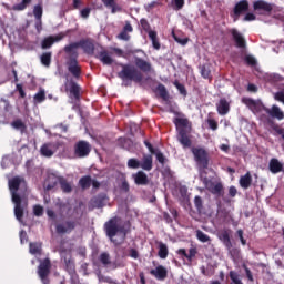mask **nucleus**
I'll use <instances>...</instances> for the list:
<instances>
[{
  "instance_id": "nucleus-1",
  "label": "nucleus",
  "mask_w": 284,
  "mask_h": 284,
  "mask_svg": "<svg viewBox=\"0 0 284 284\" xmlns=\"http://www.w3.org/2000/svg\"><path fill=\"white\" fill-rule=\"evenodd\" d=\"M132 64H120L122 70L118 73L119 79L122 81H133L134 83H141L143 81V73L150 74L152 72V63L138 55L133 57Z\"/></svg>"
},
{
  "instance_id": "nucleus-2",
  "label": "nucleus",
  "mask_w": 284,
  "mask_h": 284,
  "mask_svg": "<svg viewBox=\"0 0 284 284\" xmlns=\"http://www.w3.org/2000/svg\"><path fill=\"white\" fill-rule=\"evenodd\" d=\"M21 186V178L16 176L9 181V190L14 204V216L19 223H23L26 210H28V197L19 195V187Z\"/></svg>"
},
{
  "instance_id": "nucleus-3",
  "label": "nucleus",
  "mask_w": 284,
  "mask_h": 284,
  "mask_svg": "<svg viewBox=\"0 0 284 284\" xmlns=\"http://www.w3.org/2000/svg\"><path fill=\"white\" fill-rule=\"evenodd\" d=\"M121 217L113 216L103 225L106 237L113 245H122L128 236V230L124 225L119 224Z\"/></svg>"
},
{
  "instance_id": "nucleus-4",
  "label": "nucleus",
  "mask_w": 284,
  "mask_h": 284,
  "mask_svg": "<svg viewBox=\"0 0 284 284\" xmlns=\"http://www.w3.org/2000/svg\"><path fill=\"white\" fill-rule=\"evenodd\" d=\"M242 103H244L245 106L251 110V112H266L271 119H277V121H283L284 119V112L281 111V108L278 105L273 104L270 108L265 106L261 100H254L252 98H242Z\"/></svg>"
},
{
  "instance_id": "nucleus-5",
  "label": "nucleus",
  "mask_w": 284,
  "mask_h": 284,
  "mask_svg": "<svg viewBox=\"0 0 284 284\" xmlns=\"http://www.w3.org/2000/svg\"><path fill=\"white\" fill-rule=\"evenodd\" d=\"M173 123L178 131V141L185 149L192 148V139L189 135L187 126L190 125V120L187 118H175Z\"/></svg>"
},
{
  "instance_id": "nucleus-6",
  "label": "nucleus",
  "mask_w": 284,
  "mask_h": 284,
  "mask_svg": "<svg viewBox=\"0 0 284 284\" xmlns=\"http://www.w3.org/2000/svg\"><path fill=\"white\" fill-rule=\"evenodd\" d=\"M79 48L84 52V54H88L89 57H92L94 54V39L92 38H83L80 39L77 42H71L68 45L64 47L65 54H74Z\"/></svg>"
},
{
  "instance_id": "nucleus-7",
  "label": "nucleus",
  "mask_w": 284,
  "mask_h": 284,
  "mask_svg": "<svg viewBox=\"0 0 284 284\" xmlns=\"http://www.w3.org/2000/svg\"><path fill=\"white\" fill-rule=\"evenodd\" d=\"M191 152L200 170H207L210 168V153L207 152V150H205V148L192 146Z\"/></svg>"
},
{
  "instance_id": "nucleus-8",
  "label": "nucleus",
  "mask_w": 284,
  "mask_h": 284,
  "mask_svg": "<svg viewBox=\"0 0 284 284\" xmlns=\"http://www.w3.org/2000/svg\"><path fill=\"white\" fill-rule=\"evenodd\" d=\"M37 274L42 284H50V274L52 272V261L50 257H45L44 260H39Z\"/></svg>"
},
{
  "instance_id": "nucleus-9",
  "label": "nucleus",
  "mask_w": 284,
  "mask_h": 284,
  "mask_svg": "<svg viewBox=\"0 0 284 284\" xmlns=\"http://www.w3.org/2000/svg\"><path fill=\"white\" fill-rule=\"evenodd\" d=\"M69 54V59L67 61V68L70 74L74 77V79H79L81 77V65H79V52L67 53Z\"/></svg>"
},
{
  "instance_id": "nucleus-10",
  "label": "nucleus",
  "mask_w": 284,
  "mask_h": 284,
  "mask_svg": "<svg viewBox=\"0 0 284 284\" xmlns=\"http://www.w3.org/2000/svg\"><path fill=\"white\" fill-rule=\"evenodd\" d=\"M90 152H92V145H90V142L80 140L74 145V156L78 159H85V156L90 155Z\"/></svg>"
},
{
  "instance_id": "nucleus-11",
  "label": "nucleus",
  "mask_w": 284,
  "mask_h": 284,
  "mask_svg": "<svg viewBox=\"0 0 284 284\" xmlns=\"http://www.w3.org/2000/svg\"><path fill=\"white\" fill-rule=\"evenodd\" d=\"M63 39H65V33L63 32H60L57 36H49L42 40L41 48L42 50H50V48L54 45V43L63 41Z\"/></svg>"
},
{
  "instance_id": "nucleus-12",
  "label": "nucleus",
  "mask_w": 284,
  "mask_h": 284,
  "mask_svg": "<svg viewBox=\"0 0 284 284\" xmlns=\"http://www.w3.org/2000/svg\"><path fill=\"white\" fill-rule=\"evenodd\" d=\"M236 48L245 49L247 48V41L245 40V37H243V33H241L235 28L229 30Z\"/></svg>"
},
{
  "instance_id": "nucleus-13",
  "label": "nucleus",
  "mask_w": 284,
  "mask_h": 284,
  "mask_svg": "<svg viewBox=\"0 0 284 284\" xmlns=\"http://www.w3.org/2000/svg\"><path fill=\"white\" fill-rule=\"evenodd\" d=\"M247 10H250V2L247 0L239 1L233 9L234 23H236L239 21V17H241L243 12H247Z\"/></svg>"
},
{
  "instance_id": "nucleus-14",
  "label": "nucleus",
  "mask_w": 284,
  "mask_h": 284,
  "mask_svg": "<svg viewBox=\"0 0 284 284\" xmlns=\"http://www.w3.org/2000/svg\"><path fill=\"white\" fill-rule=\"evenodd\" d=\"M230 104L231 102L227 101V98H221L219 102L215 104L217 114H220V116H225L230 114Z\"/></svg>"
},
{
  "instance_id": "nucleus-15",
  "label": "nucleus",
  "mask_w": 284,
  "mask_h": 284,
  "mask_svg": "<svg viewBox=\"0 0 284 284\" xmlns=\"http://www.w3.org/2000/svg\"><path fill=\"white\" fill-rule=\"evenodd\" d=\"M151 276H154L156 281H165L168 278V268L163 265H159L150 271Z\"/></svg>"
},
{
  "instance_id": "nucleus-16",
  "label": "nucleus",
  "mask_w": 284,
  "mask_h": 284,
  "mask_svg": "<svg viewBox=\"0 0 284 284\" xmlns=\"http://www.w3.org/2000/svg\"><path fill=\"white\" fill-rule=\"evenodd\" d=\"M74 227H77V222L67 221L65 225H63V224L55 225V232L58 234H70V232H72V230H74Z\"/></svg>"
},
{
  "instance_id": "nucleus-17",
  "label": "nucleus",
  "mask_w": 284,
  "mask_h": 284,
  "mask_svg": "<svg viewBox=\"0 0 284 284\" xmlns=\"http://www.w3.org/2000/svg\"><path fill=\"white\" fill-rule=\"evenodd\" d=\"M132 179H133L135 185H149L150 184V179L148 178V174L143 171H138L136 173H133Z\"/></svg>"
},
{
  "instance_id": "nucleus-18",
  "label": "nucleus",
  "mask_w": 284,
  "mask_h": 284,
  "mask_svg": "<svg viewBox=\"0 0 284 284\" xmlns=\"http://www.w3.org/2000/svg\"><path fill=\"white\" fill-rule=\"evenodd\" d=\"M268 170L272 174H278L280 172H284L283 163H281L278 159L273 158L268 162Z\"/></svg>"
},
{
  "instance_id": "nucleus-19",
  "label": "nucleus",
  "mask_w": 284,
  "mask_h": 284,
  "mask_svg": "<svg viewBox=\"0 0 284 284\" xmlns=\"http://www.w3.org/2000/svg\"><path fill=\"white\" fill-rule=\"evenodd\" d=\"M95 59H99L103 65H112L114 63V59L110 55V52L108 50H102L100 51L97 55Z\"/></svg>"
},
{
  "instance_id": "nucleus-20",
  "label": "nucleus",
  "mask_w": 284,
  "mask_h": 284,
  "mask_svg": "<svg viewBox=\"0 0 284 284\" xmlns=\"http://www.w3.org/2000/svg\"><path fill=\"white\" fill-rule=\"evenodd\" d=\"M207 191L214 196H224L225 194V187H223V183L221 182H213L211 186H209Z\"/></svg>"
},
{
  "instance_id": "nucleus-21",
  "label": "nucleus",
  "mask_w": 284,
  "mask_h": 284,
  "mask_svg": "<svg viewBox=\"0 0 284 284\" xmlns=\"http://www.w3.org/2000/svg\"><path fill=\"white\" fill-rule=\"evenodd\" d=\"M128 32H134V28H132L130 21H125L122 31L118 34V39H121L122 41H130V36Z\"/></svg>"
},
{
  "instance_id": "nucleus-22",
  "label": "nucleus",
  "mask_w": 284,
  "mask_h": 284,
  "mask_svg": "<svg viewBox=\"0 0 284 284\" xmlns=\"http://www.w3.org/2000/svg\"><path fill=\"white\" fill-rule=\"evenodd\" d=\"M217 236H219V240L226 247V250H230V247H232V239H230V231L229 230L221 231Z\"/></svg>"
},
{
  "instance_id": "nucleus-23",
  "label": "nucleus",
  "mask_w": 284,
  "mask_h": 284,
  "mask_svg": "<svg viewBox=\"0 0 284 284\" xmlns=\"http://www.w3.org/2000/svg\"><path fill=\"white\" fill-rule=\"evenodd\" d=\"M106 201H108V195L99 194L92 199V205L93 207H97L98 210H100V207H105Z\"/></svg>"
},
{
  "instance_id": "nucleus-24",
  "label": "nucleus",
  "mask_w": 284,
  "mask_h": 284,
  "mask_svg": "<svg viewBox=\"0 0 284 284\" xmlns=\"http://www.w3.org/2000/svg\"><path fill=\"white\" fill-rule=\"evenodd\" d=\"M140 168L145 172H150L154 168L152 155H144L142 162H140Z\"/></svg>"
},
{
  "instance_id": "nucleus-25",
  "label": "nucleus",
  "mask_w": 284,
  "mask_h": 284,
  "mask_svg": "<svg viewBox=\"0 0 284 284\" xmlns=\"http://www.w3.org/2000/svg\"><path fill=\"white\" fill-rule=\"evenodd\" d=\"M69 92L75 99V101H79V99H81V87H79L77 82H70Z\"/></svg>"
},
{
  "instance_id": "nucleus-26",
  "label": "nucleus",
  "mask_w": 284,
  "mask_h": 284,
  "mask_svg": "<svg viewBox=\"0 0 284 284\" xmlns=\"http://www.w3.org/2000/svg\"><path fill=\"white\" fill-rule=\"evenodd\" d=\"M253 8L254 10H263L264 12H272L273 10L272 4L263 0L255 1Z\"/></svg>"
},
{
  "instance_id": "nucleus-27",
  "label": "nucleus",
  "mask_w": 284,
  "mask_h": 284,
  "mask_svg": "<svg viewBox=\"0 0 284 284\" xmlns=\"http://www.w3.org/2000/svg\"><path fill=\"white\" fill-rule=\"evenodd\" d=\"M64 265L68 274L72 275L77 272V265L74 264V260L72 258V255L64 257Z\"/></svg>"
},
{
  "instance_id": "nucleus-28",
  "label": "nucleus",
  "mask_w": 284,
  "mask_h": 284,
  "mask_svg": "<svg viewBox=\"0 0 284 284\" xmlns=\"http://www.w3.org/2000/svg\"><path fill=\"white\" fill-rule=\"evenodd\" d=\"M240 186L243 190H248L252 186V174L250 172L240 178Z\"/></svg>"
},
{
  "instance_id": "nucleus-29",
  "label": "nucleus",
  "mask_w": 284,
  "mask_h": 284,
  "mask_svg": "<svg viewBox=\"0 0 284 284\" xmlns=\"http://www.w3.org/2000/svg\"><path fill=\"white\" fill-rule=\"evenodd\" d=\"M40 153L42 156H47L50 159V156H54V150L52 143H45L41 146Z\"/></svg>"
},
{
  "instance_id": "nucleus-30",
  "label": "nucleus",
  "mask_w": 284,
  "mask_h": 284,
  "mask_svg": "<svg viewBox=\"0 0 284 284\" xmlns=\"http://www.w3.org/2000/svg\"><path fill=\"white\" fill-rule=\"evenodd\" d=\"M60 187L64 194H70L72 192V185L68 182V180L63 176L58 178Z\"/></svg>"
},
{
  "instance_id": "nucleus-31",
  "label": "nucleus",
  "mask_w": 284,
  "mask_h": 284,
  "mask_svg": "<svg viewBox=\"0 0 284 284\" xmlns=\"http://www.w3.org/2000/svg\"><path fill=\"white\" fill-rule=\"evenodd\" d=\"M149 39L151 40L154 50H161V42L159 41L156 31H149Z\"/></svg>"
},
{
  "instance_id": "nucleus-32",
  "label": "nucleus",
  "mask_w": 284,
  "mask_h": 284,
  "mask_svg": "<svg viewBox=\"0 0 284 284\" xmlns=\"http://www.w3.org/2000/svg\"><path fill=\"white\" fill-rule=\"evenodd\" d=\"M79 185L82 190H90V186L92 185V176L84 175L79 180Z\"/></svg>"
},
{
  "instance_id": "nucleus-33",
  "label": "nucleus",
  "mask_w": 284,
  "mask_h": 284,
  "mask_svg": "<svg viewBox=\"0 0 284 284\" xmlns=\"http://www.w3.org/2000/svg\"><path fill=\"white\" fill-rule=\"evenodd\" d=\"M156 92H159V97L163 99V101H170V93L168 92V89L163 84H158Z\"/></svg>"
},
{
  "instance_id": "nucleus-34",
  "label": "nucleus",
  "mask_w": 284,
  "mask_h": 284,
  "mask_svg": "<svg viewBox=\"0 0 284 284\" xmlns=\"http://www.w3.org/2000/svg\"><path fill=\"white\" fill-rule=\"evenodd\" d=\"M105 8H111L112 14H116V12H121V7L116 6V1L114 0H102Z\"/></svg>"
},
{
  "instance_id": "nucleus-35",
  "label": "nucleus",
  "mask_w": 284,
  "mask_h": 284,
  "mask_svg": "<svg viewBox=\"0 0 284 284\" xmlns=\"http://www.w3.org/2000/svg\"><path fill=\"white\" fill-rule=\"evenodd\" d=\"M158 247H159L158 256L163 260L168 258V255L170 254V251L168 250V245L163 242H160Z\"/></svg>"
},
{
  "instance_id": "nucleus-36",
  "label": "nucleus",
  "mask_w": 284,
  "mask_h": 284,
  "mask_svg": "<svg viewBox=\"0 0 284 284\" xmlns=\"http://www.w3.org/2000/svg\"><path fill=\"white\" fill-rule=\"evenodd\" d=\"M40 61L42 65H44L45 68H50V63H52V52L42 53V55L40 57Z\"/></svg>"
},
{
  "instance_id": "nucleus-37",
  "label": "nucleus",
  "mask_w": 284,
  "mask_h": 284,
  "mask_svg": "<svg viewBox=\"0 0 284 284\" xmlns=\"http://www.w3.org/2000/svg\"><path fill=\"white\" fill-rule=\"evenodd\" d=\"M11 126L14 128V130H20V132H26V130H28V126L23 123L21 119H17L11 122Z\"/></svg>"
},
{
  "instance_id": "nucleus-38",
  "label": "nucleus",
  "mask_w": 284,
  "mask_h": 284,
  "mask_svg": "<svg viewBox=\"0 0 284 284\" xmlns=\"http://www.w3.org/2000/svg\"><path fill=\"white\" fill-rule=\"evenodd\" d=\"M196 234V239L197 241H200L201 243H210V241H212V239H210V235L205 234L203 231L197 230L195 232Z\"/></svg>"
},
{
  "instance_id": "nucleus-39",
  "label": "nucleus",
  "mask_w": 284,
  "mask_h": 284,
  "mask_svg": "<svg viewBox=\"0 0 284 284\" xmlns=\"http://www.w3.org/2000/svg\"><path fill=\"white\" fill-rule=\"evenodd\" d=\"M29 252H30V254L41 255V252H42L41 243H30L29 244Z\"/></svg>"
},
{
  "instance_id": "nucleus-40",
  "label": "nucleus",
  "mask_w": 284,
  "mask_h": 284,
  "mask_svg": "<svg viewBox=\"0 0 284 284\" xmlns=\"http://www.w3.org/2000/svg\"><path fill=\"white\" fill-rule=\"evenodd\" d=\"M201 77H203V79H212V70L209 64H203L201 67Z\"/></svg>"
},
{
  "instance_id": "nucleus-41",
  "label": "nucleus",
  "mask_w": 284,
  "mask_h": 284,
  "mask_svg": "<svg viewBox=\"0 0 284 284\" xmlns=\"http://www.w3.org/2000/svg\"><path fill=\"white\" fill-rule=\"evenodd\" d=\"M32 3V0H22L20 3L13 6V10L21 12Z\"/></svg>"
},
{
  "instance_id": "nucleus-42",
  "label": "nucleus",
  "mask_w": 284,
  "mask_h": 284,
  "mask_svg": "<svg viewBox=\"0 0 284 284\" xmlns=\"http://www.w3.org/2000/svg\"><path fill=\"white\" fill-rule=\"evenodd\" d=\"M126 165L128 168H130V170H139V168H141V161H139L138 159L131 158L128 160Z\"/></svg>"
},
{
  "instance_id": "nucleus-43",
  "label": "nucleus",
  "mask_w": 284,
  "mask_h": 284,
  "mask_svg": "<svg viewBox=\"0 0 284 284\" xmlns=\"http://www.w3.org/2000/svg\"><path fill=\"white\" fill-rule=\"evenodd\" d=\"M33 16L36 17L37 21H41L43 17V7H41V4H37L33 8Z\"/></svg>"
},
{
  "instance_id": "nucleus-44",
  "label": "nucleus",
  "mask_w": 284,
  "mask_h": 284,
  "mask_svg": "<svg viewBox=\"0 0 284 284\" xmlns=\"http://www.w3.org/2000/svg\"><path fill=\"white\" fill-rule=\"evenodd\" d=\"M34 103H43L45 101V91L40 90L38 93L34 94L33 97Z\"/></svg>"
},
{
  "instance_id": "nucleus-45",
  "label": "nucleus",
  "mask_w": 284,
  "mask_h": 284,
  "mask_svg": "<svg viewBox=\"0 0 284 284\" xmlns=\"http://www.w3.org/2000/svg\"><path fill=\"white\" fill-rule=\"evenodd\" d=\"M173 85L176 87V90H179L180 94H182V97H187V90L185 89V85H183L181 82H179V80H175L173 82Z\"/></svg>"
},
{
  "instance_id": "nucleus-46",
  "label": "nucleus",
  "mask_w": 284,
  "mask_h": 284,
  "mask_svg": "<svg viewBox=\"0 0 284 284\" xmlns=\"http://www.w3.org/2000/svg\"><path fill=\"white\" fill-rule=\"evenodd\" d=\"M140 26L142 30H144V32H148V34H150V32H153L152 27H150V22H148V19L142 18L140 20Z\"/></svg>"
},
{
  "instance_id": "nucleus-47",
  "label": "nucleus",
  "mask_w": 284,
  "mask_h": 284,
  "mask_svg": "<svg viewBox=\"0 0 284 284\" xmlns=\"http://www.w3.org/2000/svg\"><path fill=\"white\" fill-rule=\"evenodd\" d=\"M229 276H230L232 283H234V284H243L239 273H236L235 271H230Z\"/></svg>"
},
{
  "instance_id": "nucleus-48",
  "label": "nucleus",
  "mask_w": 284,
  "mask_h": 284,
  "mask_svg": "<svg viewBox=\"0 0 284 284\" xmlns=\"http://www.w3.org/2000/svg\"><path fill=\"white\" fill-rule=\"evenodd\" d=\"M121 192H124V194H128L130 192V183L128 182V179L123 178L122 182L120 184Z\"/></svg>"
},
{
  "instance_id": "nucleus-49",
  "label": "nucleus",
  "mask_w": 284,
  "mask_h": 284,
  "mask_svg": "<svg viewBox=\"0 0 284 284\" xmlns=\"http://www.w3.org/2000/svg\"><path fill=\"white\" fill-rule=\"evenodd\" d=\"M206 122H207L210 130H213V132H216V130H219V122H216V120L207 119Z\"/></svg>"
},
{
  "instance_id": "nucleus-50",
  "label": "nucleus",
  "mask_w": 284,
  "mask_h": 284,
  "mask_svg": "<svg viewBox=\"0 0 284 284\" xmlns=\"http://www.w3.org/2000/svg\"><path fill=\"white\" fill-rule=\"evenodd\" d=\"M100 262L102 263V265H110L111 261H110V254L109 253H102L100 255Z\"/></svg>"
},
{
  "instance_id": "nucleus-51",
  "label": "nucleus",
  "mask_w": 284,
  "mask_h": 284,
  "mask_svg": "<svg viewBox=\"0 0 284 284\" xmlns=\"http://www.w3.org/2000/svg\"><path fill=\"white\" fill-rule=\"evenodd\" d=\"M226 250L232 258H239V254H241V251L239 248L231 246L230 248Z\"/></svg>"
},
{
  "instance_id": "nucleus-52",
  "label": "nucleus",
  "mask_w": 284,
  "mask_h": 284,
  "mask_svg": "<svg viewBox=\"0 0 284 284\" xmlns=\"http://www.w3.org/2000/svg\"><path fill=\"white\" fill-rule=\"evenodd\" d=\"M243 270L246 274V278H248V281L251 283H254V275L252 274V271L250 270V267H247V265L243 264Z\"/></svg>"
},
{
  "instance_id": "nucleus-53",
  "label": "nucleus",
  "mask_w": 284,
  "mask_h": 284,
  "mask_svg": "<svg viewBox=\"0 0 284 284\" xmlns=\"http://www.w3.org/2000/svg\"><path fill=\"white\" fill-rule=\"evenodd\" d=\"M244 61L247 65H251L252 68L256 65V58H254L253 55H245Z\"/></svg>"
},
{
  "instance_id": "nucleus-54",
  "label": "nucleus",
  "mask_w": 284,
  "mask_h": 284,
  "mask_svg": "<svg viewBox=\"0 0 284 284\" xmlns=\"http://www.w3.org/2000/svg\"><path fill=\"white\" fill-rule=\"evenodd\" d=\"M194 205H195L196 210H203V199H201V196L196 195L194 197Z\"/></svg>"
},
{
  "instance_id": "nucleus-55",
  "label": "nucleus",
  "mask_w": 284,
  "mask_h": 284,
  "mask_svg": "<svg viewBox=\"0 0 284 284\" xmlns=\"http://www.w3.org/2000/svg\"><path fill=\"white\" fill-rule=\"evenodd\" d=\"M174 10H183V6H185V0H173Z\"/></svg>"
},
{
  "instance_id": "nucleus-56",
  "label": "nucleus",
  "mask_w": 284,
  "mask_h": 284,
  "mask_svg": "<svg viewBox=\"0 0 284 284\" xmlns=\"http://www.w3.org/2000/svg\"><path fill=\"white\" fill-rule=\"evenodd\" d=\"M33 214H34V216H43V206L36 205L33 207Z\"/></svg>"
},
{
  "instance_id": "nucleus-57",
  "label": "nucleus",
  "mask_w": 284,
  "mask_h": 284,
  "mask_svg": "<svg viewBox=\"0 0 284 284\" xmlns=\"http://www.w3.org/2000/svg\"><path fill=\"white\" fill-rule=\"evenodd\" d=\"M90 12H92V9L87 7L80 11V14L82 19H88L90 17Z\"/></svg>"
},
{
  "instance_id": "nucleus-58",
  "label": "nucleus",
  "mask_w": 284,
  "mask_h": 284,
  "mask_svg": "<svg viewBox=\"0 0 284 284\" xmlns=\"http://www.w3.org/2000/svg\"><path fill=\"white\" fill-rule=\"evenodd\" d=\"M275 101H280V103L284 104V92L283 91H278L275 93L274 95Z\"/></svg>"
},
{
  "instance_id": "nucleus-59",
  "label": "nucleus",
  "mask_w": 284,
  "mask_h": 284,
  "mask_svg": "<svg viewBox=\"0 0 284 284\" xmlns=\"http://www.w3.org/2000/svg\"><path fill=\"white\" fill-rule=\"evenodd\" d=\"M236 194H239V190L236 189V186H230L229 187V196L231 199H234L236 196Z\"/></svg>"
},
{
  "instance_id": "nucleus-60",
  "label": "nucleus",
  "mask_w": 284,
  "mask_h": 284,
  "mask_svg": "<svg viewBox=\"0 0 284 284\" xmlns=\"http://www.w3.org/2000/svg\"><path fill=\"white\" fill-rule=\"evenodd\" d=\"M16 89L19 92L20 99H26V91L23 90V85L17 84Z\"/></svg>"
},
{
  "instance_id": "nucleus-61",
  "label": "nucleus",
  "mask_w": 284,
  "mask_h": 284,
  "mask_svg": "<svg viewBox=\"0 0 284 284\" xmlns=\"http://www.w3.org/2000/svg\"><path fill=\"white\" fill-rule=\"evenodd\" d=\"M196 254H197L196 247L190 248L187 253V261H192V258H194Z\"/></svg>"
},
{
  "instance_id": "nucleus-62",
  "label": "nucleus",
  "mask_w": 284,
  "mask_h": 284,
  "mask_svg": "<svg viewBox=\"0 0 284 284\" xmlns=\"http://www.w3.org/2000/svg\"><path fill=\"white\" fill-rule=\"evenodd\" d=\"M155 156H156V161H159V163H161V165L165 164V155H163L162 152L155 153Z\"/></svg>"
},
{
  "instance_id": "nucleus-63",
  "label": "nucleus",
  "mask_w": 284,
  "mask_h": 284,
  "mask_svg": "<svg viewBox=\"0 0 284 284\" xmlns=\"http://www.w3.org/2000/svg\"><path fill=\"white\" fill-rule=\"evenodd\" d=\"M237 236L242 243V245H247V241L245 240V237H243V230H237Z\"/></svg>"
},
{
  "instance_id": "nucleus-64",
  "label": "nucleus",
  "mask_w": 284,
  "mask_h": 284,
  "mask_svg": "<svg viewBox=\"0 0 284 284\" xmlns=\"http://www.w3.org/2000/svg\"><path fill=\"white\" fill-rule=\"evenodd\" d=\"M129 256L135 260L139 258V251H136V248L129 250Z\"/></svg>"
}]
</instances>
